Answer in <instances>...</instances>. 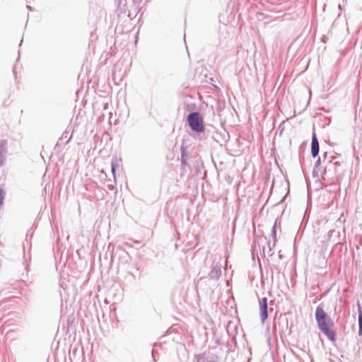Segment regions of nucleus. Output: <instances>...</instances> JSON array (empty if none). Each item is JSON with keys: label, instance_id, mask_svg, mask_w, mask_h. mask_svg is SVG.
I'll use <instances>...</instances> for the list:
<instances>
[{"label": "nucleus", "instance_id": "obj_7", "mask_svg": "<svg viewBox=\"0 0 362 362\" xmlns=\"http://www.w3.org/2000/svg\"><path fill=\"white\" fill-rule=\"evenodd\" d=\"M115 165L114 163H112V172L113 174H115Z\"/></svg>", "mask_w": 362, "mask_h": 362}, {"label": "nucleus", "instance_id": "obj_5", "mask_svg": "<svg viewBox=\"0 0 362 362\" xmlns=\"http://www.w3.org/2000/svg\"><path fill=\"white\" fill-rule=\"evenodd\" d=\"M4 194H5L4 191L3 190V189L0 188V206L3 204L4 199Z\"/></svg>", "mask_w": 362, "mask_h": 362}, {"label": "nucleus", "instance_id": "obj_6", "mask_svg": "<svg viewBox=\"0 0 362 362\" xmlns=\"http://www.w3.org/2000/svg\"><path fill=\"white\" fill-rule=\"evenodd\" d=\"M358 321H359V326L361 328L362 327V317L361 315L359 316Z\"/></svg>", "mask_w": 362, "mask_h": 362}, {"label": "nucleus", "instance_id": "obj_4", "mask_svg": "<svg viewBox=\"0 0 362 362\" xmlns=\"http://www.w3.org/2000/svg\"><path fill=\"white\" fill-rule=\"evenodd\" d=\"M319 143L316 134L313 133L311 143V153L313 157H316L319 153Z\"/></svg>", "mask_w": 362, "mask_h": 362}, {"label": "nucleus", "instance_id": "obj_3", "mask_svg": "<svg viewBox=\"0 0 362 362\" xmlns=\"http://www.w3.org/2000/svg\"><path fill=\"white\" fill-rule=\"evenodd\" d=\"M259 314L261 320L264 322L268 317L267 298H262L259 300Z\"/></svg>", "mask_w": 362, "mask_h": 362}, {"label": "nucleus", "instance_id": "obj_1", "mask_svg": "<svg viewBox=\"0 0 362 362\" xmlns=\"http://www.w3.org/2000/svg\"><path fill=\"white\" fill-rule=\"evenodd\" d=\"M315 319L320 330L322 332L329 340L334 343L337 339V333L334 322L320 305L316 308Z\"/></svg>", "mask_w": 362, "mask_h": 362}, {"label": "nucleus", "instance_id": "obj_2", "mask_svg": "<svg viewBox=\"0 0 362 362\" xmlns=\"http://www.w3.org/2000/svg\"><path fill=\"white\" fill-rule=\"evenodd\" d=\"M187 121L191 129L195 132H201L203 131V122L198 112H193L187 117Z\"/></svg>", "mask_w": 362, "mask_h": 362}]
</instances>
